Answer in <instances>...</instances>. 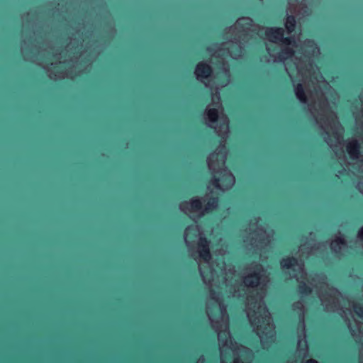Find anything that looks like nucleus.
Returning a JSON list of instances; mask_svg holds the SVG:
<instances>
[{
    "mask_svg": "<svg viewBox=\"0 0 363 363\" xmlns=\"http://www.w3.org/2000/svg\"><path fill=\"white\" fill-rule=\"evenodd\" d=\"M284 33L282 28L261 27L252 23L250 18L242 17L226 31L225 42L208 48L213 55L212 63L216 60L220 71L213 77L216 91L212 92L211 103L206 110V123L223 139L228 137L229 121L223 113L217 91L230 82L225 55L237 59L242 55L244 46L251 39L257 36L264 38L267 40L266 49L270 57L266 61L285 63L296 98L307 106L316 124L323 130L325 141L340 160L344 171L356 175L357 188L363 194V90L352 107L356 124L362 129L361 143L354 138L349 140L345 152L342 145L343 128L331 106L336 103L339 96L311 60V57L318 55V47L313 40H302L301 33L297 36L288 38H284Z\"/></svg>",
    "mask_w": 363,
    "mask_h": 363,
    "instance_id": "obj_1",
    "label": "nucleus"
},
{
    "mask_svg": "<svg viewBox=\"0 0 363 363\" xmlns=\"http://www.w3.org/2000/svg\"><path fill=\"white\" fill-rule=\"evenodd\" d=\"M184 240L191 255L198 264L202 280L209 290L206 313L217 333L220 363H251L254 358L252 351L238 345L231 338L223 295L240 297L247 294L245 313L262 347L267 348L274 342V325L263 301L265 290L262 287L259 291L254 288L259 285L265 286L269 281V273L261 264L252 262L245 267L241 279L232 264H227L223 257L216 259L211 257L210 241L197 225L186 228ZM211 248L222 255L226 253L228 247L219 238L218 243L212 245Z\"/></svg>",
    "mask_w": 363,
    "mask_h": 363,
    "instance_id": "obj_2",
    "label": "nucleus"
},
{
    "mask_svg": "<svg viewBox=\"0 0 363 363\" xmlns=\"http://www.w3.org/2000/svg\"><path fill=\"white\" fill-rule=\"evenodd\" d=\"M324 244L316 243L310 238H302L297 251L284 256L280 259V267L289 279H295L297 289L302 299L292 305V309L299 318L297 327V352L302 359L308 355V347L306 340L305 314L306 308L303 298L315 294L323 309L327 312H336L346 323L351 335L359 345V363H363V304L362 300L355 296H346L331 286L324 274L308 273L305 269L304 259L317 255Z\"/></svg>",
    "mask_w": 363,
    "mask_h": 363,
    "instance_id": "obj_3",
    "label": "nucleus"
},
{
    "mask_svg": "<svg viewBox=\"0 0 363 363\" xmlns=\"http://www.w3.org/2000/svg\"><path fill=\"white\" fill-rule=\"evenodd\" d=\"M226 155L225 146L221 143L216 151L208 157V166L213 174V179L208 186V189L213 186L224 191L234 185L235 177L225 167Z\"/></svg>",
    "mask_w": 363,
    "mask_h": 363,
    "instance_id": "obj_4",
    "label": "nucleus"
},
{
    "mask_svg": "<svg viewBox=\"0 0 363 363\" xmlns=\"http://www.w3.org/2000/svg\"><path fill=\"white\" fill-rule=\"evenodd\" d=\"M241 238L248 249L264 248L274 240V230L263 223L259 217H254L248 227L242 231Z\"/></svg>",
    "mask_w": 363,
    "mask_h": 363,
    "instance_id": "obj_5",
    "label": "nucleus"
},
{
    "mask_svg": "<svg viewBox=\"0 0 363 363\" xmlns=\"http://www.w3.org/2000/svg\"><path fill=\"white\" fill-rule=\"evenodd\" d=\"M87 57L93 58L95 57V55H92L91 50H87L81 52L79 57H75L74 60L62 61L60 60V57L54 56V60H51L48 62H40L39 64L48 71L51 79L72 78L77 74V72L79 73L82 72V62Z\"/></svg>",
    "mask_w": 363,
    "mask_h": 363,
    "instance_id": "obj_6",
    "label": "nucleus"
},
{
    "mask_svg": "<svg viewBox=\"0 0 363 363\" xmlns=\"http://www.w3.org/2000/svg\"><path fill=\"white\" fill-rule=\"evenodd\" d=\"M218 206L217 198H208V196L199 199L195 197L189 201H184L180 204V210L193 220L199 219L206 213L215 209Z\"/></svg>",
    "mask_w": 363,
    "mask_h": 363,
    "instance_id": "obj_7",
    "label": "nucleus"
},
{
    "mask_svg": "<svg viewBox=\"0 0 363 363\" xmlns=\"http://www.w3.org/2000/svg\"><path fill=\"white\" fill-rule=\"evenodd\" d=\"M311 0H303L301 3L298 0H289L288 7L286 9L287 17L284 25L289 34H291L295 30L296 20L294 14L298 16H303L308 15L311 9L308 6Z\"/></svg>",
    "mask_w": 363,
    "mask_h": 363,
    "instance_id": "obj_8",
    "label": "nucleus"
},
{
    "mask_svg": "<svg viewBox=\"0 0 363 363\" xmlns=\"http://www.w3.org/2000/svg\"><path fill=\"white\" fill-rule=\"evenodd\" d=\"M330 248L337 255H343L347 251L348 245L340 233L335 236L330 243Z\"/></svg>",
    "mask_w": 363,
    "mask_h": 363,
    "instance_id": "obj_9",
    "label": "nucleus"
},
{
    "mask_svg": "<svg viewBox=\"0 0 363 363\" xmlns=\"http://www.w3.org/2000/svg\"><path fill=\"white\" fill-rule=\"evenodd\" d=\"M211 66L205 62H199L195 69L196 79L202 82H204V80L211 75Z\"/></svg>",
    "mask_w": 363,
    "mask_h": 363,
    "instance_id": "obj_10",
    "label": "nucleus"
},
{
    "mask_svg": "<svg viewBox=\"0 0 363 363\" xmlns=\"http://www.w3.org/2000/svg\"><path fill=\"white\" fill-rule=\"evenodd\" d=\"M357 243L362 245V252H363V226L361 227L357 232Z\"/></svg>",
    "mask_w": 363,
    "mask_h": 363,
    "instance_id": "obj_11",
    "label": "nucleus"
},
{
    "mask_svg": "<svg viewBox=\"0 0 363 363\" xmlns=\"http://www.w3.org/2000/svg\"><path fill=\"white\" fill-rule=\"evenodd\" d=\"M205 360H204V358L203 357H200L198 361H197V363H204Z\"/></svg>",
    "mask_w": 363,
    "mask_h": 363,
    "instance_id": "obj_12",
    "label": "nucleus"
},
{
    "mask_svg": "<svg viewBox=\"0 0 363 363\" xmlns=\"http://www.w3.org/2000/svg\"><path fill=\"white\" fill-rule=\"evenodd\" d=\"M265 259H267V257H266V256H264L263 254H261V255H260V259H261L262 261H264Z\"/></svg>",
    "mask_w": 363,
    "mask_h": 363,
    "instance_id": "obj_13",
    "label": "nucleus"
},
{
    "mask_svg": "<svg viewBox=\"0 0 363 363\" xmlns=\"http://www.w3.org/2000/svg\"><path fill=\"white\" fill-rule=\"evenodd\" d=\"M21 50H22V52L23 53V55H26V47L23 46Z\"/></svg>",
    "mask_w": 363,
    "mask_h": 363,
    "instance_id": "obj_14",
    "label": "nucleus"
},
{
    "mask_svg": "<svg viewBox=\"0 0 363 363\" xmlns=\"http://www.w3.org/2000/svg\"><path fill=\"white\" fill-rule=\"evenodd\" d=\"M89 62H90V60L89 59V60H87V62H86L85 63H86H86H88V62L89 63Z\"/></svg>",
    "mask_w": 363,
    "mask_h": 363,
    "instance_id": "obj_15",
    "label": "nucleus"
}]
</instances>
